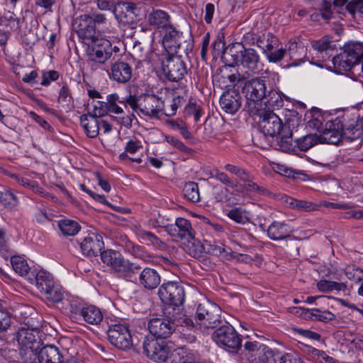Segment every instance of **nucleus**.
<instances>
[{
	"label": "nucleus",
	"instance_id": "59",
	"mask_svg": "<svg viewBox=\"0 0 363 363\" xmlns=\"http://www.w3.org/2000/svg\"><path fill=\"white\" fill-rule=\"evenodd\" d=\"M346 277L354 282L363 280V271L354 265H349L345 269Z\"/></svg>",
	"mask_w": 363,
	"mask_h": 363
},
{
	"label": "nucleus",
	"instance_id": "40",
	"mask_svg": "<svg viewBox=\"0 0 363 363\" xmlns=\"http://www.w3.org/2000/svg\"><path fill=\"white\" fill-rule=\"evenodd\" d=\"M43 294L49 301L55 303H60L67 294L57 282H55Z\"/></svg>",
	"mask_w": 363,
	"mask_h": 363
},
{
	"label": "nucleus",
	"instance_id": "45",
	"mask_svg": "<svg viewBox=\"0 0 363 363\" xmlns=\"http://www.w3.org/2000/svg\"><path fill=\"white\" fill-rule=\"evenodd\" d=\"M12 178H13L19 184L26 189H30L33 191L38 193L45 197L48 196V194L45 192L43 188L39 186L38 183L35 181H31L28 178L22 177L18 174H13Z\"/></svg>",
	"mask_w": 363,
	"mask_h": 363
},
{
	"label": "nucleus",
	"instance_id": "33",
	"mask_svg": "<svg viewBox=\"0 0 363 363\" xmlns=\"http://www.w3.org/2000/svg\"><path fill=\"white\" fill-rule=\"evenodd\" d=\"M311 47L316 52L318 57H321L323 61L327 60L332 55L333 51V42L328 37H323L316 40L311 41Z\"/></svg>",
	"mask_w": 363,
	"mask_h": 363
},
{
	"label": "nucleus",
	"instance_id": "41",
	"mask_svg": "<svg viewBox=\"0 0 363 363\" xmlns=\"http://www.w3.org/2000/svg\"><path fill=\"white\" fill-rule=\"evenodd\" d=\"M58 227L65 236H74L81 229V226L77 221L69 219L59 220Z\"/></svg>",
	"mask_w": 363,
	"mask_h": 363
},
{
	"label": "nucleus",
	"instance_id": "1",
	"mask_svg": "<svg viewBox=\"0 0 363 363\" xmlns=\"http://www.w3.org/2000/svg\"><path fill=\"white\" fill-rule=\"evenodd\" d=\"M255 43L253 34L247 33L244 35L242 43H233L228 48L234 63L237 66H241L246 72L254 74L262 70L260 57L255 50L247 48L245 46Z\"/></svg>",
	"mask_w": 363,
	"mask_h": 363
},
{
	"label": "nucleus",
	"instance_id": "15",
	"mask_svg": "<svg viewBox=\"0 0 363 363\" xmlns=\"http://www.w3.org/2000/svg\"><path fill=\"white\" fill-rule=\"evenodd\" d=\"M73 26L82 42L87 45H90V43L99 36L94 24L91 23L89 14H83L77 17L74 21Z\"/></svg>",
	"mask_w": 363,
	"mask_h": 363
},
{
	"label": "nucleus",
	"instance_id": "48",
	"mask_svg": "<svg viewBox=\"0 0 363 363\" xmlns=\"http://www.w3.org/2000/svg\"><path fill=\"white\" fill-rule=\"evenodd\" d=\"M317 288L322 292H331L333 291H345L347 286L344 283L322 279L318 282Z\"/></svg>",
	"mask_w": 363,
	"mask_h": 363
},
{
	"label": "nucleus",
	"instance_id": "28",
	"mask_svg": "<svg viewBox=\"0 0 363 363\" xmlns=\"http://www.w3.org/2000/svg\"><path fill=\"white\" fill-rule=\"evenodd\" d=\"M62 354L58 347L47 345L37 352L36 359L39 363H62Z\"/></svg>",
	"mask_w": 363,
	"mask_h": 363
},
{
	"label": "nucleus",
	"instance_id": "56",
	"mask_svg": "<svg viewBox=\"0 0 363 363\" xmlns=\"http://www.w3.org/2000/svg\"><path fill=\"white\" fill-rule=\"evenodd\" d=\"M185 111L187 116L192 117L195 123L199 121L201 116L203 113L201 106H198L195 102H189L185 108Z\"/></svg>",
	"mask_w": 363,
	"mask_h": 363
},
{
	"label": "nucleus",
	"instance_id": "44",
	"mask_svg": "<svg viewBox=\"0 0 363 363\" xmlns=\"http://www.w3.org/2000/svg\"><path fill=\"white\" fill-rule=\"evenodd\" d=\"M171 363H191V357L189 350L185 347H180L174 350L169 357Z\"/></svg>",
	"mask_w": 363,
	"mask_h": 363
},
{
	"label": "nucleus",
	"instance_id": "30",
	"mask_svg": "<svg viewBox=\"0 0 363 363\" xmlns=\"http://www.w3.org/2000/svg\"><path fill=\"white\" fill-rule=\"evenodd\" d=\"M280 200L287 207L298 211L311 212L318 209L317 203L306 200L296 199L285 194L281 196Z\"/></svg>",
	"mask_w": 363,
	"mask_h": 363
},
{
	"label": "nucleus",
	"instance_id": "52",
	"mask_svg": "<svg viewBox=\"0 0 363 363\" xmlns=\"http://www.w3.org/2000/svg\"><path fill=\"white\" fill-rule=\"evenodd\" d=\"M242 182L245 183V187L247 191L250 192H256L259 195H266L269 192L267 189H266L263 186H260L256 183L253 182V177L248 174L246 176V178L245 179H242Z\"/></svg>",
	"mask_w": 363,
	"mask_h": 363
},
{
	"label": "nucleus",
	"instance_id": "43",
	"mask_svg": "<svg viewBox=\"0 0 363 363\" xmlns=\"http://www.w3.org/2000/svg\"><path fill=\"white\" fill-rule=\"evenodd\" d=\"M305 315L312 320L325 323L330 322L335 318V315L329 311H321L319 308L306 309Z\"/></svg>",
	"mask_w": 363,
	"mask_h": 363
},
{
	"label": "nucleus",
	"instance_id": "17",
	"mask_svg": "<svg viewBox=\"0 0 363 363\" xmlns=\"http://www.w3.org/2000/svg\"><path fill=\"white\" fill-rule=\"evenodd\" d=\"M89 46H91V51L89 54L91 61L103 65L111 58L108 40L100 38L99 35L94 39L93 42L90 43Z\"/></svg>",
	"mask_w": 363,
	"mask_h": 363
},
{
	"label": "nucleus",
	"instance_id": "61",
	"mask_svg": "<svg viewBox=\"0 0 363 363\" xmlns=\"http://www.w3.org/2000/svg\"><path fill=\"white\" fill-rule=\"evenodd\" d=\"M211 177L213 178L226 186L234 188L236 186L235 183L224 172L215 169L211 173Z\"/></svg>",
	"mask_w": 363,
	"mask_h": 363
},
{
	"label": "nucleus",
	"instance_id": "29",
	"mask_svg": "<svg viewBox=\"0 0 363 363\" xmlns=\"http://www.w3.org/2000/svg\"><path fill=\"white\" fill-rule=\"evenodd\" d=\"M161 281L160 275L153 268L145 267L138 277V284L147 290L156 289Z\"/></svg>",
	"mask_w": 363,
	"mask_h": 363
},
{
	"label": "nucleus",
	"instance_id": "16",
	"mask_svg": "<svg viewBox=\"0 0 363 363\" xmlns=\"http://www.w3.org/2000/svg\"><path fill=\"white\" fill-rule=\"evenodd\" d=\"M186 43L183 33L169 26L165 30L162 39V45L167 52V55H177L181 50L182 43Z\"/></svg>",
	"mask_w": 363,
	"mask_h": 363
},
{
	"label": "nucleus",
	"instance_id": "53",
	"mask_svg": "<svg viewBox=\"0 0 363 363\" xmlns=\"http://www.w3.org/2000/svg\"><path fill=\"white\" fill-rule=\"evenodd\" d=\"M0 201L5 208L11 210L16 207L19 203L18 197L11 191H6L1 196Z\"/></svg>",
	"mask_w": 363,
	"mask_h": 363
},
{
	"label": "nucleus",
	"instance_id": "63",
	"mask_svg": "<svg viewBox=\"0 0 363 363\" xmlns=\"http://www.w3.org/2000/svg\"><path fill=\"white\" fill-rule=\"evenodd\" d=\"M224 168L230 173L236 175L241 181L245 179L246 176L249 174L245 169L231 164H225Z\"/></svg>",
	"mask_w": 363,
	"mask_h": 363
},
{
	"label": "nucleus",
	"instance_id": "31",
	"mask_svg": "<svg viewBox=\"0 0 363 363\" xmlns=\"http://www.w3.org/2000/svg\"><path fill=\"white\" fill-rule=\"evenodd\" d=\"M170 16L169 13L162 9H152L147 17L148 24L154 28H164L165 30L170 26Z\"/></svg>",
	"mask_w": 363,
	"mask_h": 363
},
{
	"label": "nucleus",
	"instance_id": "20",
	"mask_svg": "<svg viewBox=\"0 0 363 363\" xmlns=\"http://www.w3.org/2000/svg\"><path fill=\"white\" fill-rule=\"evenodd\" d=\"M342 122L339 119H334L326 124V128L319 136L320 143L333 145L338 144L344 137Z\"/></svg>",
	"mask_w": 363,
	"mask_h": 363
},
{
	"label": "nucleus",
	"instance_id": "21",
	"mask_svg": "<svg viewBox=\"0 0 363 363\" xmlns=\"http://www.w3.org/2000/svg\"><path fill=\"white\" fill-rule=\"evenodd\" d=\"M108 74L111 79L124 84L131 79L133 68L125 62L117 61L111 65Z\"/></svg>",
	"mask_w": 363,
	"mask_h": 363
},
{
	"label": "nucleus",
	"instance_id": "19",
	"mask_svg": "<svg viewBox=\"0 0 363 363\" xmlns=\"http://www.w3.org/2000/svg\"><path fill=\"white\" fill-rule=\"evenodd\" d=\"M164 227L168 234L175 238L188 239L194 235L190 221L184 218H177L174 224H168Z\"/></svg>",
	"mask_w": 363,
	"mask_h": 363
},
{
	"label": "nucleus",
	"instance_id": "34",
	"mask_svg": "<svg viewBox=\"0 0 363 363\" xmlns=\"http://www.w3.org/2000/svg\"><path fill=\"white\" fill-rule=\"evenodd\" d=\"M80 123L88 137L94 138L99 135L100 123L97 118L84 114L80 117Z\"/></svg>",
	"mask_w": 363,
	"mask_h": 363
},
{
	"label": "nucleus",
	"instance_id": "14",
	"mask_svg": "<svg viewBox=\"0 0 363 363\" xmlns=\"http://www.w3.org/2000/svg\"><path fill=\"white\" fill-rule=\"evenodd\" d=\"M339 119L342 125L344 137L350 140L360 138L363 133V118L359 119L357 113H345Z\"/></svg>",
	"mask_w": 363,
	"mask_h": 363
},
{
	"label": "nucleus",
	"instance_id": "50",
	"mask_svg": "<svg viewBox=\"0 0 363 363\" xmlns=\"http://www.w3.org/2000/svg\"><path fill=\"white\" fill-rule=\"evenodd\" d=\"M118 8L121 10V13L116 14L117 18L122 19L123 14L125 18L129 17L133 19L134 16H137L139 13V9L137 4L133 2H123L118 5Z\"/></svg>",
	"mask_w": 363,
	"mask_h": 363
},
{
	"label": "nucleus",
	"instance_id": "9",
	"mask_svg": "<svg viewBox=\"0 0 363 363\" xmlns=\"http://www.w3.org/2000/svg\"><path fill=\"white\" fill-rule=\"evenodd\" d=\"M162 74L170 82H178L187 74V67L180 54L169 55L162 62Z\"/></svg>",
	"mask_w": 363,
	"mask_h": 363
},
{
	"label": "nucleus",
	"instance_id": "42",
	"mask_svg": "<svg viewBox=\"0 0 363 363\" xmlns=\"http://www.w3.org/2000/svg\"><path fill=\"white\" fill-rule=\"evenodd\" d=\"M11 264L17 274L22 277H28V279H31L29 276L30 268L24 258L20 256H13L11 258Z\"/></svg>",
	"mask_w": 363,
	"mask_h": 363
},
{
	"label": "nucleus",
	"instance_id": "24",
	"mask_svg": "<svg viewBox=\"0 0 363 363\" xmlns=\"http://www.w3.org/2000/svg\"><path fill=\"white\" fill-rule=\"evenodd\" d=\"M242 96L235 90H228L220 98V106L226 113H235L241 107Z\"/></svg>",
	"mask_w": 363,
	"mask_h": 363
},
{
	"label": "nucleus",
	"instance_id": "12",
	"mask_svg": "<svg viewBox=\"0 0 363 363\" xmlns=\"http://www.w3.org/2000/svg\"><path fill=\"white\" fill-rule=\"evenodd\" d=\"M109 342L119 350H127L133 346V339L126 325L116 323L109 326L108 330Z\"/></svg>",
	"mask_w": 363,
	"mask_h": 363
},
{
	"label": "nucleus",
	"instance_id": "49",
	"mask_svg": "<svg viewBox=\"0 0 363 363\" xmlns=\"http://www.w3.org/2000/svg\"><path fill=\"white\" fill-rule=\"evenodd\" d=\"M227 216L235 222L245 224L250 220V213L241 208H235L227 213Z\"/></svg>",
	"mask_w": 363,
	"mask_h": 363
},
{
	"label": "nucleus",
	"instance_id": "6",
	"mask_svg": "<svg viewBox=\"0 0 363 363\" xmlns=\"http://www.w3.org/2000/svg\"><path fill=\"white\" fill-rule=\"evenodd\" d=\"M127 102L133 110L138 109L144 116L159 118L162 111L163 101L155 94L140 95L138 99L128 97Z\"/></svg>",
	"mask_w": 363,
	"mask_h": 363
},
{
	"label": "nucleus",
	"instance_id": "3",
	"mask_svg": "<svg viewBox=\"0 0 363 363\" xmlns=\"http://www.w3.org/2000/svg\"><path fill=\"white\" fill-rule=\"evenodd\" d=\"M16 339L23 363H37L36 354L41 345L38 331L36 329L22 327L16 332Z\"/></svg>",
	"mask_w": 363,
	"mask_h": 363
},
{
	"label": "nucleus",
	"instance_id": "37",
	"mask_svg": "<svg viewBox=\"0 0 363 363\" xmlns=\"http://www.w3.org/2000/svg\"><path fill=\"white\" fill-rule=\"evenodd\" d=\"M256 45L267 54L278 47L279 40L270 33H264L257 38Z\"/></svg>",
	"mask_w": 363,
	"mask_h": 363
},
{
	"label": "nucleus",
	"instance_id": "13",
	"mask_svg": "<svg viewBox=\"0 0 363 363\" xmlns=\"http://www.w3.org/2000/svg\"><path fill=\"white\" fill-rule=\"evenodd\" d=\"M144 353L157 362H165L170 353L169 348L163 340H158L152 335L146 336L143 342Z\"/></svg>",
	"mask_w": 363,
	"mask_h": 363
},
{
	"label": "nucleus",
	"instance_id": "51",
	"mask_svg": "<svg viewBox=\"0 0 363 363\" xmlns=\"http://www.w3.org/2000/svg\"><path fill=\"white\" fill-rule=\"evenodd\" d=\"M182 98L180 96H176L169 101H167L166 104L163 101L162 111L167 116H172L176 114L177 111L180 106Z\"/></svg>",
	"mask_w": 363,
	"mask_h": 363
},
{
	"label": "nucleus",
	"instance_id": "27",
	"mask_svg": "<svg viewBox=\"0 0 363 363\" xmlns=\"http://www.w3.org/2000/svg\"><path fill=\"white\" fill-rule=\"evenodd\" d=\"M60 303L63 313L72 319H78L84 306L79 298L67 294Z\"/></svg>",
	"mask_w": 363,
	"mask_h": 363
},
{
	"label": "nucleus",
	"instance_id": "22",
	"mask_svg": "<svg viewBox=\"0 0 363 363\" xmlns=\"http://www.w3.org/2000/svg\"><path fill=\"white\" fill-rule=\"evenodd\" d=\"M267 346L257 341L247 340L244 343L242 354L250 363H261Z\"/></svg>",
	"mask_w": 363,
	"mask_h": 363
},
{
	"label": "nucleus",
	"instance_id": "64",
	"mask_svg": "<svg viewBox=\"0 0 363 363\" xmlns=\"http://www.w3.org/2000/svg\"><path fill=\"white\" fill-rule=\"evenodd\" d=\"M143 148L140 140L134 138L130 139L125 144V150L129 154H135Z\"/></svg>",
	"mask_w": 363,
	"mask_h": 363
},
{
	"label": "nucleus",
	"instance_id": "62",
	"mask_svg": "<svg viewBox=\"0 0 363 363\" xmlns=\"http://www.w3.org/2000/svg\"><path fill=\"white\" fill-rule=\"evenodd\" d=\"M346 9L353 16L363 15V0H351L347 4Z\"/></svg>",
	"mask_w": 363,
	"mask_h": 363
},
{
	"label": "nucleus",
	"instance_id": "32",
	"mask_svg": "<svg viewBox=\"0 0 363 363\" xmlns=\"http://www.w3.org/2000/svg\"><path fill=\"white\" fill-rule=\"evenodd\" d=\"M79 317L82 318L86 323L94 325L100 324L104 318L101 309L94 305H84Z\"/></svg>",
	"mask_w": 363,
	"mask_h": 363
},
{
	"label": "nucleus",
	"instance_id": "11",
	"mask_svg": "<svg viewBox=\"0 0 363 363\" xmlns=\"http://www.w3.org/2000/svg\"><path fill=\"white\" fill-rule=\"evenodd\" d=\"M158 296L164 303L168 305L179 306L185 301L184 286L177 281L162 284L158 289Z\"/></svg>",
	"mask_w": 363,
	"mask_h": 363
},
{
	"label": "nucleus",
	"instance_id": "7",
	"mask_svg": "<svg viewBox=\"0 0 363 363\" xmlns=\"http://www.w3.org/2000/svg\"><path fill=\"white\" fill-rule=\"evenodd\" d=\"M221 308L212 302H206L198 306L196 322L201 328H215L222 324Z\"/></svg>",
	"mask_w": 363,
	"mask_h": 363
},
{
	"label": "nucleus",
	"instance_id": "58",
	"mask_svg": "<svg viewBox=\"0 0 363 363\" xmlns=\"http://www.w3.org/2000/svg\"><path fill=\"white\" fill-rule=\"evenodd\" d=\"M333 16V13L330 8H325L319 11H315L310 14V18L312 21L320 22V20H323L325 23H328Z\"/></svg>",
	"mask_w": 363,
	"mask_h": 363
},
{
	"label": "nucleus",
	"instance_id": "38",
	"mask_svg": "<svg viewBox=\"0 0 363 363\" xmlns=\"http://www.w3.org/2000/svg\"><path fill=\"white\" fill-rule=\"evenodd\" d=\"M277 137V148L283 151L289 152L293 148L292 133L289 128H285L278 134Z\"/></svg>",
	"mask_w": 363,
	"mask_h": 363
},
{
	"label": "nucleus",
	"instance_id": "54",
	"mask_svg": "<svg viewBox=\"0 0 363 363\" xmlns=\"http://www.w3.org/2000/svg\"><path fill=\"white\" fill-rule=\"evenodd\" d=\"M58 101L63 106H66L67 107H70L73 105V99L67 84H64L60 89Z\"/></svg>",
	"mask_w": 363,
	"mask_h": 363
},
{
	"label": "nucleus",
	"instance_id": "23",
	"mask_svg": "<svg viewBox=\"0 0 363 363\" xmlns=\"http://www.w3.org/2000/svg\"><path fill=\"white\" fill-rule=\"evenodd\" d=\"M267 233L272 240H284L291 238L294 228L286 222L275 220L269 225Z\"/></svg>",
	"mask_w": 363,
	"mask_h": 363
},
{
	"label": "nucleus",
	"instance_id": "55",
	"mask_svg": "<svg viewBox=\"0 0 363 363\" xmlns=\"http://www.w3.org/2000/svg\"><path fill=\"white\" fill-rule=\"evenodd\" d=\"M140 236L147 241V245H151L155 248L163 249L165 247L164 242L150 231H143Z\"/></svg>",
	"mask_w": 363,
	"mask_h": 363
},
{
	"label": "nucleus",
	"instance_id": "36",
	"mask_svg": "<svg viewBox=\"0 0 363 363\" xmlns=\"http://www.w3.org/2000/svg\"><path fill=\"white\" fill-rule=\"evenodd\" d=\"M184 250L191 257L200 259L206 252L205 247L200 240L194 237V235L186 239Z\"/></svg>",
	"mask_w": 363,
	"mask_h": 363
},
{
	"label": "nucleus",
	"instance_id": "2",
	"mask_svg": "<svg viewBox=\"0 0 363 363\" xmlns=\"http://www.w3.org/2000/svg\"><path fill=\"white\" fill-rule=\"evenodd\" d=\"M101 259L104 264L108 266L119 277L126 280L131 279L141 269V267L125 259L119 252L107 250L101 252Z\"/></svg>",
	"mask_w": 363,
	"mask_h": 363
},
{
	"label": "nucleus",
	"instance_id": "47",
	"mask_svg": "<svg viewBox=\"0 0 363 363\" xmlns=\"http://www.w3.org/2000/svg\"><path fill=\"white\" fill-rule=\"evenodd\" d=\"M296 144L301 151H307L313 146L320 143V138L316 134L306 135L296 140Z\"/></svg>",
	"mask_w": 363,
	"mask_h": 363
},
{
	"label": "nucleus",
	"instance_id": "25",
	"mask_svg": "<svg viewBox=\"0 0 363 363\" xmlns=\"http://www.w3.org/2000/svg\"><path fill=\"white\" fill-rule=\"evenodd\" d=\"M261 363H301V362L296 355L283 353L267 346Z\"/></svg>",
	"mask_w": 363,
	"mask_h": 363
},
{
	"label": "nucleus",
	"instance_id": "39",
	"mask_svg": "<svg viewBox=\"0 0 363 363\" xmlns=\"http://www.w3.org/2000/svg\"><path fill=\"white\" fill-rule=\"evenodd\" d=\"M56 282L52 274L45 271H39L35 275V284L38 289L43 294L50 286Z\"/></svg>",
	"mask_w": 363,
	"mask_h": 363
},
{
	"label": "nucleus",
	"instance_id": "57",
	"mask_svg": "<svg viewBox=\"0 0 363 363\" xmlns=\"http://www.w3.org/2000/svg\"><path fill=\"white\" fill-rule=\"evenodd\" d=\"M107 113L108 109L106 102L101 101H93V108L89 112V116L99 118L105 116Z\"/></svg>",
	"mask_w": 363,
	"mask_h": 363
},
{
	"label": "nucleus",
	"instance_id": "10",
	"mask_svg": "<svg viewBox=\"0 0 363 363\" xmlns=\"http://www.w3.org/2000/svg\"><path fill=\"white\" fill-rule=\"evenodd\" d=\"M212 338L219 347L226 350L237 351L242 346L241 335L228 323L221 325L213 333Z\"/></svg>",
	"mask_w": 363,
	"mask_h": 363
},
{
	"label": "nucleus",
	"instance_id": "60",
	"mask_svg": "<svg viewBox=\"0 0 363 363\" xmlns=\"http://www.w3.org/2000/svg\"><path fill=\"white\" fill-rule=\"evenodd\" d=\"M126 247L129 252L136 258L147 259V254L142 246L135 245L130 241L126 242Z\"/></svg>",
	"mask_w": 363,
	"mask_h": 363
},
{
	"label": "nucleus",
	"instance_id": "35",
	"mask_svg": "<svg viewBox=\"0 0 363 363\" xmlns=\"http://www.w3.org/2000/svg\"><path fill=\"white\" fill-rule=\"evenodd\" d=\"M264 106L266 109H279L284 106L282 95L272 87H269L267 94L264 99Z\"/></svg>",
	"mask_w": 363,
	"mask_h": 363
},
{
	"label": "nucleus",
	"instance_id": "46",
	"mask_svg": "<svg viewBox=\"0 0 363 363\" xmlns=\"http://www.w3.org/2000/svg\"><path fill=\"white\" fill-rule=\"evenodd\" d=\"M184 196L189 201L196 203L200 201L199 185L194 182H189L185 184L183 189Z\"/></svg>",
	"mask_w": 363,
	"mask_h": 363
},
{
	"label": "nucleus",
	"instance_id": "5",
	"mask_svg": "<svg viewBox=\"0 0 363 363\" xmlns=\"http://www.w3.org/2000/svg\"><path fill=\"white\" fill-rule=\"evenodd\" d=\"M363 59V43L349 42L345 44L342 52L333 57L335 67L342 71H349L359 65Z\"/></svg>",
	"mask_w": 363,
	"mask_h": 363
},
{
	"label": "nucleus",
	"instance_id": "4",
	"mask_svg": "<svg viewBox=\"0 0 363 363\" xmlns=\"http://www.w3.org/2000/svg\"><path fill=\"white\" fill-rule=\"evenodd\" d=\"M268 90L266 81L262 78L256 77L245 81L242 92L247 99V108L250 113H256L259 108H263L262 102L265 99Z\"/></svg>",
	"mask_w": 363,
	"mask_h": 363
},
{
	"label": "nucleus",
	"instance_id": "18",
	"mask_svg": "<svg viewBox=\"0 0 363 363\" xmlns=\"http://www.w3.org/2000/svg\"><path fill=\"white\" fill-rule=\"evenodd\" d=\"M175 323L169 319L152 318L148 323V329L152 337L163 340L168 337L174 330Z\"/></svg>",
	"mask_w": 363,
	"mask_h": 363
},
{
	"label": "nucleus",
	"instance_id": "26",
	"mask_svg": "<svg viewBox=\"0 0 363 363\" xmlns=\"http://www.w3.org/2000/svg\"><path fill=\"white\" fill-rule=\"evenodd\" d=\"M103 247L101 236L95 233L89 234L80 243L82 254L87 257L96 256Z\"/></svg>",
	"mask_w": 363,
	"mask_h": 363
},
{
	"label": "nucleus",
	"instance_id": "8",
	"mask_svg": "<svg viewBox=\"0 0 363 363\" xmlns=\"http://www.w3.org/2000/svg\"><path fill=\"white\" fill-rule=\"evenodd\" d=\"M250 114L259 117V128L265 136L274 138L285 129L280 118L272 110L262 108L257 112Z\"/></svg>",
	"mask_w": 363,
	"mask_h": 363
}]
</instances>
